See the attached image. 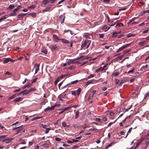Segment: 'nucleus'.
Here are the masks:
<instances>
[{
  "label": "nucleus",
  "instance_id": "obj_1",
  "mask_svg": "<svg viewBox=\"0 0 149 149\" xmlns=\"http://www.w3.org/2000/svg\"><path fill=\"white\" fill-rule=\"evenodd\" d=\"M91 42V40H88L87 39L85 40L81 45V47H86V45H87L86 48L87 49L90 45Z\"/></svg>",
  "mask_w": 149,
  "mask_h": 149
},
{
  "label": "nucleus",
  "instance_id": "obj_2",
  "mask_svg": "<svg viewBox=\"0 0 149 149\" xmlns=\"http://www.w3.org/2000/svg\"><path fill=\"white\" fill-rule=\"evenodd\" d=\"M83 35L84 37L86 38L93 39L92 35L88 33H85L83 34Z\"/></svg>",
  "mask_w": 149,
  "mask_h": 149
},
{
  "label": "nucleus",
  "instance_id": "obj_3",
  "mask_svg": "<svg viewBox=\"0 0 149 149\" xmlns=\"http://www.w3.org/2000/svg\"><path fill=\"white\" fill-rule=\"evenodd\" d=\"M130 44H126L125 45L122 46V47L119 48L118 50L116 51L117 53L118 52L122 50L123 49L126 48L127 47H128Z\"/></svg>",
  "mask_w": 149,
  "mask_h": 149
},
{
  "label": "nucleus",
  "instance_id": "obj_4",
  "mask_svg": "<svg viewBox=\"0 0 149 149\" xmlns=\"http://www.w3.org/2000/svg\"><path fill=\"white\" fill-rule=\"evenodd\" d=\"M29 92L28 90H25L23 91L20 93L18 94V95H27L29 94Z\"/></svg>",
  "mask_w": 149,
  "mask_h": 149
},
{
  "label": "nucleus",
  "instance_id": "obj_5",
  "mask_svg": "<svg viewBox=\"0 0 149 149\" xmlns=\"http://www.w3.org/2000/svg\"><path fill=\"white\" fill-rule=\"evenodd\" d=\"M65 17V15L64 14L61 15L60 16V20L61 24H63L64 21Z\"/></svg>",
  "mask_w": 149,
  "mask_h": 149
},
{
  "label": "nucleus",
  "instance_id": "obj_6",
  "mask_svg": "<svg viewBox=\"0 0 149 149\" xmlns=\"http://www.w3.org/2000/svg\"><path fill=\"white\" fill-rule=\"evenodd\" d=\"M53 38L54 41L56 42H58L59 40L61 39H59L58 36L55 34H54L53 35Z\"/></svg>",
  "mask_w": 149,
  "mask_h": 149
},
{
  "label": "nucleus",
  "instance_id": "obj_7",
  "mask_svg": "<svg viewBox=\"0 0 149 149\" xmlns=\"http://www.w3.org/2000/svg\"><path fill=\"white\" fill-rule=\"evenodd\" d=\"M96 92V91L95 90H94L89 95V97H88V99L90 100L91 98H92L93 96L95 94Z\"/></svg>",
  "mask_w": 149,
  "mask_h": 149
},
{
  "label": "nucleus",
  "instance_id": "obj_8",
  "mask_svg": "<svg viewBox=\"0 0 149 149\" xmlns=\"http://www.w3.org/2000/svg\"><path fill=\"white\" fill-rule=\"evenodd\" d=\"M146 43V41L144 40L139 42L138 43V44L140 46H142L144 45Z\"/></svg>",
  "mask_w": 149,
  "mask_h": 149
},
{
  "label": "nucleus",
  "instance_id": "obj_9",
  "mask_svg": "<svg viewBox=\"0 0 149 149\" xmlns=\"http://www.w3.org/2000/svg\"><path fill=\"white\" fill-rule=\"evenodd\" d=\"M57 48V45L56 44H52L51 45V49L52 50L55 49Z\"/></svg>",
  "mask_w": 149,
  "mask_h": 149
},
{
  "label": "nucleus",
  "instance_id": "obj_10",
  "mask_svg": "<svg viewBox=\"0 0 149 149\" xmlns=\"http://www.w3.org/2000/svg\"><path fill=\"white\" fill-rule=\"evenodd\" d=\"M60 40H61L62 41V42L64 43L68 44L69 43V41L64 38L61 39H60Z\"/></svg>",
  "mask_w": 149,
  "mask_h": 149
},
{
  "label": "nucleus",
  "instance_id": "obj_11",
  "mask_svg": "<svg viewBox=\"0 0 149 149\" xmlns=\"http://www.w3.org/2000/svg\"><path fill=\"white\" fill-rule=\"evenodd\" d=\"M51 8V7L50 5H49L47 6L46 8L43 10V11H48L50 10V9Z\"/></svg>",
  "mask_w": 149,
  "mask_h": 149
},
{
  "label": "nucleus",
  "instance_id": "obj_12",
  "mask_svg": "<svg viewBox=\"0 0 149 149\" xmlns=\"http://www.w3.org/2000/svg\"><path fill=\"white\" fill-rule=\"evenodd\" d=\"M40 65L39 64H36L34 65V66L36 67V70L38 71L39 70V67H40Z\"/></svg>",
  "mask_w": 149,
  "mask_h": 149
},
{
  "label": "nucleus",
  "instance_id": "obj_13",
  "mask_svg": "<svg viewBox=\"0 0 149 149\" xmlns=\"http://www.w3.org/2000/svg\"><path fill=\"white\" fill-rule=\"evenodd\" d=\"M95 81L94 79H92L91 80H89L85 83L87 85L89 84L92 83L93 82Z\"/></svg>",
  "mask_w": 149,
  "mask_h": 149
},
{
  "label": "nucleus",
  "instance_id": "obj_14",
  "mask_svg": "<svg viewBox=\"0 0 149 149\" xmlns=\"http://www.w3.org/2000/svg\"><path fill=\"white\" fill-rule=\"evenodd\" d=\"M120 73L119 72H113L112 73L111 76H116L117 75H118L120 74Z\"/></svg>",
  "mask_w": 149,
  "mask_h": 149
},
{
  "label": "nucleus",
  "instance_id": "obj_15",
  "mask_svg": "<svg viewBox=\"0 0 149 149\" xmlns=\"http://www.w3.org/2000/svg\"><path fill=\"white\" fill-rule=\"evenodd\" d=\"M9 58H7L3 61V62L4 64H6L9 62Z\"/></svg>",
  "mask_w": 149,
  "mask_h": 149
},
{
  "label": "nucleus",
  "instance_id": "obj_16",
  "mask_svg": "<svg viewBox=\"0 0 149 149\" xmlns=\"http://www.w3.org/2000/svg\"><path fill=\"white\" fill-rule=\"evenodd\" d=\"M81 91V88H79L76 91V93H77V96H79V95Z\"/></svg>",
  "mask_w": 149,
  "mask_h": 149
},
{
  "label": "nucleus",
  "instance_id": "obj_17",
  "mask_svg": "<svg viewBox=\"0 0 149 149\" xmlns=\"http://www.w3.org/2000/svg\"><path fill=\"white\" fill-rule=\"evenodd\" d=\"M74 61L72 60H69L67 62V63L68 65H70V64L73 63Z\"/></svg>",
  "mask_w": 149,
  "mask_h": 149
},
{
  "label": "nucleus",
  "instance_id": "obj_18",
  "mask_svg": "<svg viewBox=\"0 0 149 149\" xmlns=\"http://www.w3.org/2000/svg\"><path fill=\"white\" fill-rule=\"evenodd\" d=\"M135 34L132 33H128L127 34L126 36L128 37H134L135 36Z\"/></svg>",
  "mask_w": 149,
  "mask_h": 149
},
{
  "label": "nucleus",
  "instance_id": "obj_19",
  "mask_svg": "<svg viewBox=\"0 0 149 149\" xmlns=\"http://www.w3.org/2000/svg\"><path fill=\"white\" fill-rule=\"evenodd\" d=\"M21 98L20 97H18L15 99H14L13 100V101L19 102L21 101Z\"/></svg>",
  "mask_w": 149,
  "mask_h": 149
},
{
  "label": "nucleus",
  "instance_id": "obj_20",
  "mask_svg": "<svg viewBox=\"0 0 149 149\" xmlns=\"http://www.w3.org/2000/svg\"><path fill=\"white\" fill-rule=\"evenodd\" d=\"M21 7V6L20 5H19L17 7L14 9L13 10V11L16 12Z\"/></svg>",
  "mask_w": 149,
  "mask_h": 149
},
{
  "label": "nucleus",
  "instance_id": "obj_21",
  "mask_svg": "<svg viewBox=\"0 0 149 149\" xmlns=\"http://www.w3.org/2000/svg\"><path fill=\"white\" fill-rule=\"evenodd\" d=\"M146 13V10H144L143 11L140 12V13H139V15L141 16H142L143 15Z\"/></svg>",
  "mask_w": 149,
  "mask_h": 149
},
{
  "label": "nucleus",
  "instance_id": "obj_22",
  "mask_svg": "<svg viewBox=\"0 0 149 149\" xmlns=\"http://www.w3.org/2000/svg\"><path fill=\"white\" fill-rule=\"evenodd\" d=\"M31 85V84L30 83H28L27 84L24 86H23V87L22 89H23L29 87Z\"/></svg>",
  "mask_w": 149,
  "mask_h": 149
},
{
  "label": "nucleus",
  "instance_id": "obj_23",
  "mask_svg": "<svg viewBox=\"0 0 149 149\" xmlns=\"http://www.w3.org/2000/svg\"><path fill=\"white\" fill-rule=\"evenodd\" d=\"M116 24V22H114L113 21H112L109 24V25L110 26H112L115 25Z\"/></svg>",
  "mask_w": 149,
  "mask_h": 149
},
{
  "label": "nucleus",
  "instance_id": "obj_24",
  "mask_svg": "<svg viewBox=\"0 0 149 149\" xmlns=\"http://www.w3.org/2000/svg\"><path fill=\"white\" fill-rule=\"evenodd\" d=\"M17 15V13L15 12H12L10 13V16H16Z\"/></svg>",
  "mask_w": 149,
  "mask_h": 149
},
{
  "label": "nucleus",
  "instance_id": "obj_25",
  "mask_svg": "<svg viewBox=\"0 0 149 149\" xmlns=\"http://www.w3.org/2000/svg\"><path fill=\"white\" fill-rule=\"evenodd\" d=\"M118 35L117 34V33H116V32H115L113 33L112 37H116Z\"/></svg>",
  "mask_w": 149,
  "mask_h": 149
},
{
  "label": "nucleus",
  "instance_id": "obj_26",
  "mask_svg": "<svg viewBox=\"0 0 149 149\" xmlns=\"http://www.w3.org/2000/svg\"><path fill=\"white\" fill-rule=\"evenodd\" d=\"M36 5L34 4L32 5L31 6H30L28 7V8L30 9H33L36 7Z\"/></svg>",
  "mask_w": 149,
  "mask_h": 149
},
{
  "label": "nucleus",
  "instance_id": "obj_27",
  "mask_svg": "<svg viewBox=\"0 0 149 149\" xmlns=\"http://www.w3.org/2000/svg\"><path fill=\"white\" fill-rule=\"evenodd\" d=\"M23 15L22 13L18 15L17 16V18H20L22 17H23Z\"/></svg>",
  "mask_w": 149,
  "mask_h": 149
},
{
  "label": "nucleus",
  "instance_id": "obj_28",
  "mask_svg": "<svg viewBox=\"0 0 149 149\" xmlns=\"http://www.w3.org/2000/svg\"><path fill=\"white\" fill-rule=\"evenodd\" d=\"M144 97L145 99H148L149 97V92H148L147 93H146V96H145Z\"/></svg>",
  "mask_w": 149,
  "mask_h": 149
},
{
  "label": "nucleus",
  "instance_id": "obj_29",
  "mask_svg": "<svg viewBox=\"0 0 149 149\" xmlns=\"http://www.w3.org/2000/svg\"><path fill=\"white\" fill-rule=\"evenodd\" d=\"M107 29V26L106 25H104L103 26V27L102 28V30H104V31L105 30Z\"/></svg>",
  "mask_w": 149,
  "mask_h": 149
},
{
  "label": "nucleus",
  "instance_id": "obj_30",
  "mask_svg": "<svg viewBox=\"0 0 149 149\" xmlns=\"http://www.w3.org/2000/svg\"><path fill=\"white\" fill-rule=\"evenodd\" d=\"M42 52L46 54H47V51L46 49H44L42 50Z\"/></svg>",
  "mask_w": 149,
  "mask_h": 149
},
{
  "label": "nucleus",
  "instance_id": "obj_31",
  "mask_svg": "<svg viewBox=\"0 0 149 149\" xmlns=\"http://www.w3.org/2000/svg\"><path fill=\"white\" fill-rule=\"evenodd\" d=\"M130 50H125L123 51V54H126L129 53L130 52Z\"/></svg>",
  "mask_w": 149,
  "mask_h": 149
},
{
  "label": "nucleus",
  "instance_id": "obj_32",
  "mask_svg": "<svg viewBox=\"0 0 149 149\" xmlns=\"http://www.w3.org/2000/svg\"><path fill=\"white\" fill-rule=\"evenodd\" d=\"M78 81H79L78 80H76L74 81H72L71 82L70 84H76Z\"/></svg>",
  "mask_w": 149,
  "mask_h": 149
},
{
  "label": "nucleus",
  "instance_id": "obj_33",
  "mask_svg": "<svg viewBox=\"0 0 149 149\" xmlns=\"http://www.w3.org/2000/svg\"><path fill=\"white\" fill-rule=\"evenodd\" d=\"M7 17H6V16H5L4 17H3L1 18H0V22H1L2 21L6 18Z\"/></svg>",
  "mask_w": 149,
  "mask_h": 149
},
{
  "label": "nucleus",
  "instance_id": "obj_34",
  "mask_svg": "<svg viewBox=\"0 0 149 149\" xmlns=\"http://www.w3.org/2000/svg\"><path fill=\"white\" fill-rule=\"evenodd\" d=\"M35 90V89L34 88H31L29 89L28 90L29 91V93L30 92L32 91H34Z\"/></svg>",
  "mask_w": 149,
  "mask_h": 149
},
{
  "label": "nucleus",
  "instance_id": "obj_35",
  "mask_svg": "<svg viewBox=\"0 0 149 149\" xmlns=\"http://www.w3.org/2000/svg\"><path fill=\"white\" fill-rule=\"evenodd\" d=\"M49 1L48 0H44L43 1V4L44 5H45Z\"/></svg>",
  "mask_w": 149,
  "mask_h": 149
},
{
  "label": "nucleus",
  "instance_id": "obj_36",
  "mask_svg": "<svg viewBox=\"0 0 149 149\" xmlns=\"http://www.w3.org/2000/svg\"><path fill=\"white\" fill-rule=\"evenodd\" d=\"M29 15H31L33 17H34L36 16V13H31L29 14Z\"/></svg>",
  "mask_w": 149,
  "mask_h": 149
},
{
  "label": "nucleus",
  "instance_id": "obj_37",
  "mask_svg": "<svg viewBox=\"0 0 149 149\" xmlns=\"http://www.w3.org/2000/svg\"><path fill=\"white\" fill-rule=\"evenodd\" d=\"M123 26V23H118V24H116V26H118L119 27H120V26Z\"/></svg>",
  "mask_w": 149,
  "mask_h": 149
},
{
  "label": "nucleus",
  "instance_id": "obj_38",
  "mask_svg": "<svg viewBox=\"0 0 149 149\" xmlns=\"http://www.w3.org/2000/svg\"><path fill=\"white\" fill-rule=\"evenodd\" d=\"M17 95L16 94H15L14 95H12L10 97H9L8 98V99H12L15 98L16 96Z\"/></svg>",
  "mask_w": 149,
  "mask_h": 149
},
{
  "label": "nucleus",
  "instance_id": "obj_39",
  "mask_svg": "<svg viewBox=\"0 0 149 149\" xmlns=\"http://www.w3.org/2000/svg\"><path fill=\"white\" fill-rule=\"evenodd\" d=\"M102 71V67H100V68H98V69H97L96 71H95V72H97L99 71Z\"/></svg>",
  "mask_w": 149,
  "mask_h": 149
},
{
  "label": "nucleus",
  "instance_id": "obj_40",
  "mask_svg": "<svg viewBox=\"0 0 149 149\" xmlns=\"http://www.w3.org/2000/svg\"><path fill=\"white\" fill-rule=\"evenodd\" d=\"M15 6L13 5H10L9 6L8 8L10 9H13L14 7Z\"/></svg>",
  "mask_w": 149,
  "mask_h": 149
},
{
  "label": "nucleus",
  "instance_id": "obj_41",
  "mask_svg": "<svg viewBox=\"0 0 149 149\" xmlns=\"http://www.w3.org/2000/svg\"><path fill=\"white\" fill-rule=\"evenodd\" d=\"M99 37L100 38H103L104 36V35L103 34H99Z\"/></svg>",
  "mask_w": 149,
  "mask_h": 149
},
{
  "label": "nucleus",
  "instance_id": "obj_42",
  "mask_svg": "<svg viewBox=\"0 0 149 149\" xmlns=\"http://www.w3.org/2000/svg\"><path fill=\"white\" fill-rule=\"evenodd\" d=\"M134 68H133V69H132L131 70H130L128 72V73H133L134 71Z\"/></svg>",
  "mask_w": 149,
  "mask_h": 149
},
{
  "label": "nucleus",
  "instance_id": "obj_43",
  "mask_svg": "<svg viewBox=\"0 0 149 149\" xmlns=\"http://www.w3.org/2000/svg\"><path fill=\"white\" fill-rule=\"evenodd\" d=\"M74 68V66H71V67H69L68 68V69L70 70H71Z\"/></svg>",
  "mask_w": 149,
  "mask_h": 149
},
{
  "label": "nucleus",
  "instance_id": "obj_44",
  "mask_svg": "<svg viewBox=\"0 0 149 149\" xmlns=\"http://www.w3.org/2000/svg\"><path fill=\"white\" fill-rule=\"evenodd\" d=\"M72 94L74 95H76V93L75 91H72L71 92Z\"/></svg>",
  "mask_w": 149,
  "mask_h": 149
},
{
  "label": "nucleus",
  "instance_id": "obj_45",
  "mask_svg": "<svg viewBox=\"0 0 149 149\" xmlns=\"http://www.w3.org/2000/svg\"><path fill=\"white\" fill-rule=\"evenodd\" d=\"M106 67V65H104L102 68V71H103V70L104 69H105V70L107 69V68H105Z\"/></svg>",
  "mask_w": 149,
  "mask_h": 149
},
{
  "label": "nucleus",
  "instance_id": "obj_46",
  "mask_svg": "<svg viewBox=\"0 0 149 149\" xmlns=\"http://www.w3.org/2000/svg\"><path fill=\"white\" fill-rule=\"evenodd\" d=\"M58 81H59V80L58 79H57L56 80V81H55L54 82V84L55 85H56L57 84V83H58Z\"/></svg>",
  "mask_w": 149,
  "mask_h": 149
},
{
  "label": "nucleus",
  "instance_id": "obj_47",
  "mask_svg": "<svg viewBox=\"0 0 149 149\" xmlns=\"http://www.w3.org/2000/svg\"><path fill=\"white\" fill-rule=\"evenodd\" d=\"M37 79V77L34 78L32 81V83H33L36 81Z\"/></svg>",
  "mask_w": 149,
  "mask_h": 149
},
{
  "label": "nucleus",
  "instance_id": "obj_48",
  "mask_svg": "<svg viewBox=\"0 0 149 149\" xmlns=\"http://www.w3.org/2000/svg\"><path fill=\"white\" fill-rule=\"evenodd\" d=\"M5 74H8V75H11L12 74L10 72H9L8 71H7L6 72Z\"/></svg>",
  "mask_w": 149,
  "mask_h": 149
},
{
  "label": "nucleus",
  "instance_id": "obj_49",
  "mask_svg": "<svg viewBox=\"0 0 149 149\" xmlns=\"http://www.w3.org/2000/svg\"><path fill=\"white\" fill-rule=\"evenodd\" d=\"M21 90V89H18L15 90L14 91V92H15V93H16V92L20 91Z\"/></svg>",
  "mask_w": 149,
  "mask_h": 149
},
{
  "label": "nucleus",
  "instance_id": "obj_50",
  "mask_svg": "<svg viewBox=\"0 0 149 149\" xmlns=\"http://www.w3.org/2000/svg\"><path fill=\"white\" fill-rule=\"evenodd\" d=\"M149 30V29L145 30L143 31V33H146Z\"/></svg>",
  "mask_w": 149,
  "mask_h": 149
},
{
  "label": "nucleus",
  "instance_id": "obj_51",
  "mask_svg": "<svg viewBox=\"0 0 149 149\" xmlns=\"http://www.w3.org/2000/svg\"><path fill=\"white\" fill-rule=\"evenodd\" d=\"M107 88L105 86H103L102 88V89L103 91H105L107 89Z\"/></svg>",
  "mask_w": 149,
  "mask_h": 149
},
{
  "label": "nucleus",
  "instance_id": "obj_52",
  "mask_svg": "<svg viewBox=\"0 0 149 149\" xmlns=\"http://www.w3.org/2000/svg\"><path fill=\"white\" fill-rule=\"evenodd\" d=\"M56 0H50V2L51 3H54Z\"/></svg>",
  "mask_w": 149,
  "mask_h": 149
},
{
  "label": "nucleus",
  "instance_id": "obj_53",
  "mask_svg": "<svg viewBox=\"0 0 149 149\" xmlns=\"http://www.w3.org/2000/svg\"><path fill=\"white\" fill-rule=\"evenodd\" d=\"M135 80V78H133L131 79L130 80V82H133Z\"/></svg>",
  "mask_w": 149,
  "mask_h": 149
},
{
  "label": "nucleus",
  "instance_id": "obj_54",
  "mask_svg": "<svg viewBox=\"0 0 149 149\" xmlns=\"http://www.w3.org/2000/svg\"><path fill=\"white\" fill-rule=\"evenodd\" d=\"M145 24V23L144 22H143L139 25V26H143Z\"/></svg>",
  "mask_w": 149,
  "mask_h": 149
},
{
  "label": "nucleus",
  "instance_id": "obj_55",
  "mask_svg": "<svg viewBox=\"0 0 149 149\" xmlns=\"http://www.w3.org/2000/svg\"><path fill=\"white\" fill-rule=\"evenodd\" d=\"M9 61H10L12 62H14L15 60H13L11 58H9Z\"/></svg>",
  "mask_w": 149,
  "mask_h": 149
},
{
  "label": "nucleus",
  "instance_id": "obj_56",
  "mask_svg": "<svg viewBox=\"0 0 149 149\" xmlns=\"http://www.w3.org/2000/svg\"><path fill=\"white\" fill-rule=\"evenodd\" d=\"M63 84V82H61V83H60L59 84H58V87L59 88V89H60V87L61 86V85H62V84Z\"/></svg>",
  "mask_w": 149,
  "mask_h": 149
},
{
  "label": "nucleus",
  "instance_id": "obj_57",
  "mask_svg": "<svg viewBox=\"0 0 149 149\" xmlns=\"http://www.w3.org/2000/svg\"><path fill=\"white\" fill-rule=\"evenodd\" d=\"M88 63V61H85L82 63L81 65H84Z\"/></svg>",
  "mask_w": 149,
  "mask_h": 149
},
{
  "label": "nucleus",
  "instance_id": "obj_58",
  "mask_svg": "<svg viewBox=\"0 0 149 149\" xmlns=\"http://www.w3.org/2000/svg\"><path fill=\"white\" fill-rule=\"evenodd\" d=\"M119 80L118 79H116V84H118L119 82Z\"/></svg>",
  "mask_w": 149,
  "mask_h": 149
},
{
  "label": "nucleus",
  "instance_id": "obj_59",
  "mask_svg": "<svg viewBox=\"0 0 149 149\" xmlns=\"http://www.w3.org/2000/svg\"><path fill=\"white\" fill-rule=\"evenodd\" d=\"M134 74L136 76H138L139 75V73L137 72H136L134 73Z\"/></svg>",
  "mask_w": 149,
  "mask_h": 149
},
{
  "label": "nucleus",
  "instance_id": "obj_60",
  "mask_svg": "<svg viewBox=\"0 0 149 149\" xmlns=\"http://www.w3.org/2000/svg\"><path fill=\"white\" fill-rule=\"evenodd\" d=\"M103 1L105 2L109 3L110 1V0H103Z\"/></svg>",
  "mask_w": 149,
  "mask_h": 149
},
{
  "label": "nucleus",
  "instance_id": "obj_61",
  "mask_svg": "<svg viewBox=\"0 0 149 149\" xmlns=\"http://www.w3.org/2000/svg\"><path fill=\"white\" fill-rule=\"evenodd\" d=\"M65 0H61V1H59L58 2V4H61V3L63 2V1H64Z\"/></svg>",
  "mask_w": 149,
  "mask_h": 149
},
{
  "label": "nucleus",
  "instance_id": "obj_62",
  "mask_svg": "<svg viewBox=\"0 0 149 149\" xmlns=\"http://www.w3.org/2000/svg\"><path fill=\"white\" fill-rule=\"evenodd\" d=\"M27 79L26 78L25 79V80L23 81L22 83L23 84H25L26 82V81H27Z\"/></svg>",
  "mask_w": 149,
  "mask_h": 149
},
{
  "label": "nucleus",
  "instance_id": "obj_63",
  "mask_svg": "<svg viewBox=\"0 0 149 149\" xmlns=\"http://www.w3.org/2000/svg\"><path fill=\"white\" fill-rule=\"evenodd\" d=\"M123 34H121V35H120L118 37V38H120L121 37H123Z\"/></svg>",
  "mask_w": 149,
  "mask_h": 149
},
{
  "label": "nucleus",
  "instance_id": "obj_64",
  "mask_svg": "<svg viewBox=\"0 0 149 149\" xmlns=\"http://www.w3.org/2000/svg\"><path fill=\"white\" fill-rule=\"evenodd\" d=\"M94 77V75L92 74H91L90 75V76L88 77L89 78H92Z\"/></svg>",
  "mask_w": 149,
  "mask_h": 149
}]
</instances>
